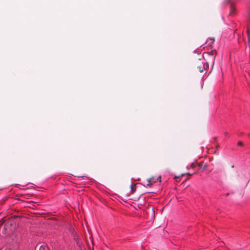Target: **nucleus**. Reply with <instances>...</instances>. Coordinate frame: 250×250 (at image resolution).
<instances>
[{
	"label": "nucleus",
	"mask_w": 250,
	"mask_h": 250,
	"mask_svg": "<svg viewBox=\"0 0 250 250\" xmlns=\"http://www.w3.org/2000/svg\"><path fill=\"white\" fill-rule=\"evenodd\" d=\"M19 247L17 244L8 245L5 250H18Z\"/></svg>",
	"instance_id": "obj_1"
},
{
	"label": "nucleus",
	"mask_w": 250,
	"mask_h": 250,
	"mask_svg": "<svg viewBox=\"0 0 250 250\" xmlns=\"http://www.w3.org/2000/svg\"><path fill=\"white\" fill-rule=\"evenodd\" d=\"M36 250H49L48 247L45 245H37Z\"/></svg>",
	"instance_id": "obj_2"
},
{
	"label": "nucleus",
	"mask_w": 250,
	"mask_h": 250,
	"mask_svg": "<svg viewBox=\"0 0 250 250\" xmlns=\"http://www.w3.org/2000/svg\"><path fill=\"white\" fill-rule=\"evenodd\" d=\"M205 69V65L202 62L197 66V69L201 73L203 72Z\"/></svg>",
	"instance_id": "obj_3"
},
{
	"label": "nucleus",
	"mask_w": 250,
	"mask_h": 250,
	"mask_svg": "<svg viewBox=\"0 0 250 250\" xmlns=\"http://www.w3.org/2000/svg\"><path fill=\"white\" fill-rule=\"evenodd\" d=\"M161 176H159L158 178H155L154 177H151L149 178V180L152 183V184L156 183L158 180L161 182Z\"/></svg>",
	"instance_id": "obj_4"
},
{
	"label": "nucleus",
	"mask_w": 250,
	"mask_h": 250,
	"mask_svg": "<svg viewBox=\"0 0 250 250\" xmlns=\"http://www.w3.org/2000/svg\"><path fill=\"white\" fill-rule=\"evenodd\" d=\"M152 183L149 180V179L147 180L146 186L151 187L152 185Z\"/></svg>",
	"instance_id": "obj_5"
},
{
	"label": "nucleus",
	"mask_w": 250,
	"mask_h": 250,
	"mask_svg": "<svg viewBox=\"0 0 250 250\" xmlns=\"http://www.w3.org/2000/svg\"><path fill=\"white\" fill-rule=\"evenodd\" d=\"M130 188H131V189L132 192H134V191L135 190V189H136L135 186L131 184V186H130Z\"/></svg>",
	"instance_id": "obj_6"
},
{
	"label": "nucleus",
	"mask_w": 250,
	"mask_h": 250,
	"mask_svg": "<svg viewBox=\"0 0 250 250\" xmlns=\"http://www.w3.org/2000/svg\"><path fill=\"white\" fill-rule=\"evenodd\" d=\"M201 168H203V170H206L207 168V165H205L203 167H202Z\"/></svg>",
	"instance_id": "obj_7"
},
{
	"label": "nucleus",
	"mask_w": 250,
	"mask_h": 250,
	"mask_svg": "<svg viewBox=\"0 0 250 250\" xmlns=\"http://www.w3.org/2000/svg\"><path fill=\"white\" fill-rule=\"evenodd\" d=\"M243 142H241V141H239V142H238V146H243Z\"/></svg>",
	"instance_id": "obj_8"
},
{
	"label": "nucleus",
	"mask_w": 250,
	"mask_h": 250,
	"mask_svg": "<svg viewBox=\"0 0 250 250\" xmlns=\"http://www.w3.org/2000/svg\"><path fill=\"white\" fill-rule=\"evenodd\" d=\"M202 165H203V163H200L198 164V166L201 168L202 167Z\"/></svg>",
	"instance_id": "obj_9"
},
{
	"label": "nucleus",
	"mask_w": 250,
	"mask_h": 250,
	"mask_svg": "<svg viewBox=\"0 0 250 250\" xmlns=\"http://www.w3.org/2000/svg\"><path fill=\"white\" fill-rule=\"evenodd\" d=\"M189 175V176H191V175H192V174H190V173H186V174H182L181 175H182V176H184V175Z\"/></svg>",
	"instance_id": "obj_10"
},
{
	"label": "nucleus",
	"mask_w": 250,
	"mask_h": 250,
	"mask_svg": "<svg viewBox=\"0 0 250 250\" xmlns=\"http://www.w3.org/2000/svg\"><path fill=\"white\" fill-rule=\"evenodd\" d=\"M3 222H4V221L2 220L0 221V226H1L3 224Z\"/></svg>",
	"instance_id": "obj_11"
},
{
	"label": "nucleus",
	"mask_w": 250,
	"mask_h": 250,
	"mask_svg": "<svg viewBox=\"0 0 250 250\" xmlns=\"http://www.w3.org/2000/svg\"><path fill=\"white\" fill-rule=\"evenodd\" d=\"M179 178V176H175V179H178Z\"/></svg>",
	"instance_id": "obj_12"
},
{
	"label": "nucleus",
	"mask_w": 250,
	"mask_h": 250,
	"mask_svg": "<svg viewBox=\"0 0 250 250\" xmlns=\"http://www.w3.org/2000/svg\"><path fill=\"white\" fill-rule=\"evenodd\" d=\"M194 164H192L191 165V167H194Z\"/></svg>",
	"instance_id": "obj_13"
},
{
	"label": "nucleus",
	"mask_w": 250,
	"mask_h": 250,
	"mask_svg": "<svg viewBox=\"0 0 250 250\" xmlns=\"http://www.w3.org/2000/svg\"><path fill=\"white\" fill-rule=\"evenodd\" d=\"M248 35H249V31H247Z\"/></svg>",
	"instance_id": "obj_14"
},
{
	"label": "nucleus",
	"mask_w": 250,
	"mask_h": 250,
	"mask_svg": "<svg viewBox=\"0 0 250 250\" xmlns=\"http://www.w3.org/2000/svg\"><path fill=\"white\" fill-rule=\"evenodd\" d=\"M176 182H179V179H177V180H176Z\"/></svg>",
	"instance_id": "obj_15"
},
{
	"label": "nucleus",
	"mask_w": 250,
	"mask_h": 250,
	"mask_svg": "<svg viewBox=\"0 0 250 250\" xmlns=\"http://www.w3.org/2000/svg\"><path fill=\"white\" fill-rule=\"evenodd\" d=\"M176 182H179V179H177V180H176Z\"/></svg>",
	"instance_id": "obj_16"
}]
</instances>
